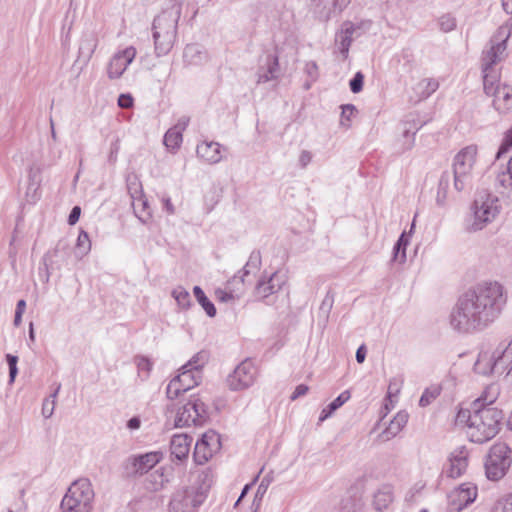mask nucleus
<instances>
[{
    "instance_id": "f257e3e1",
    "label": "nucleus",
    "mask_w": 512,
    "mask_h": 512,
    "mask_svg": "<svg viewBox=\"0 0 512 512\" xmlns=\"http://www.w3.org/2000/svg\"><path fill=\"white\" fill-rule=\"evenodd\" d=\"M506 304L503 286L484 282L465 292L450 314L451 327L460 333L482 331L501 314Z\"/></svg>"
},
{
    "instance_id": "f03ea898",
    "label": "nucleus",
    "mask_w": 512,
    "mask_h": 512,
    "mask_svg": "<svg viewBox=\"0 0 512 512\" xmlns=\"http://www.w3.org/2000/svg\"><path fill=\"white\" fill-rule=\"evenodd\" d=\"M494 399L480 397L472 403V410L461 409L456 416L457 424H466L467 434L472 442L484 443L494 438L499 430L502 411L491 406Z\"/></svg>"
},
{
    "instance_id": "7ed1b4c3",
    "label": "nucleus",
    "mask_w": 512,
    "mask_h": 512,
    "mask_svg": "<svg viewBox=\"0 0 512 512\" xmlns=\"http://www.w3.org/2000/svg\"><path fill=\"white\" fill-rule=\"evenodd\" d=\"M512 363V335L501 340L493 350L479 352L473 370L482 376L502 375Z\"/></svg>"
},
{
    "instance_id": "20e7f679",
    "label": "nucleus",
    "mask_w": 512,
    "mask_h": 512,
    "mask_svg": "<svg viewBox=\"0 0 512 512\" xmlns=\"http://www.w3.org/2000/svg\"><path fill=\"white\" fill-rule=\"evenodd\" d=\"M511 36V26L504 24L500 26L490 40L489 48L482 52L481 67L483 78L491 75L500 77L499 70L496 65L505 57L507 41Z\"/></svg>"
},
{
    "instance_id": "39448f33",
    "label": "nucleus",
    "mask_w": 512,
    "mask_h": 512,
    "mask_svg": "<svg viewBox=\"0 0 512 512\" xmlns=\"http://www.w3.org/2000/svg\"><path fill=\"white\" fill-rule=\"evenodd\" d=\"M94 490L87 478H80L74 481L64 495L61 505V512H90L94 500Z\"/></svg>"
},
{
    "instance_id": "423d86ee",
    "label": "nucleus",
    "mask_w": 512,
    "mask_h": 512,
    "mask_svg": "<svg viewBox=\"0 0 512 512\" xmlns=\"http://www.w3.org/2000/svg\"><path fill=\"white\" fill-rule=\"evenodd\" d=\"M478 147L475 144L462 148L453 159L454 188L457 191L466 189L472 180L473 170L477 163Z\"/></svg>"
},
{
    "instance_id": "0eeeda50",
    "label": "nucleus",
    "mask_w": 512,
    "mask_h": 512,
    "mask_svg": "<svg viewBox=\"0 0 512 512\" xmlns=\"http://www.w3.org/2000/svg\"><path fill=\"white\" fill-rule=\"evenodd\" d=\"M472 210L474 220L470 230L476 232L482 230L498 216L500 212L499 199L487 191H481L476 195Z\"/></svg>"
},
{
    "instance_id": "6e6552de",
    "label": "nucleus",
    "mask_w": 512,
    "mask_h": 512,
    "mask_svg": "<svg viewBox=\"0 0 512 512\" xmlns=\"http://www.w3.org/2000/svg\"><path fill=\"white\" fill-rule=\"evenodd\" d=\"M484 92L492 97L493 107L500 113L512 111V87L500 83V77L485 76L483 81Z\"/></svg>"
},
{
    "instance_id": "1a4fd4ad",
    "label": "nucleus",
    "mask_w": 512,
    "mask_h": 512,
    "mask_svg": "<svg viewBox=\"0 0 512 512\" xmlns=\"http://www.w3.org/2000/svg\"><path fill=\"white\" fill-rule=\"evenodd\" d=\"M511 450L505 443H496L490 449L485 463L488 479L497 481L507 472L511 464Z\"/></svg>"
},
{
    "instance_id": "9d476101",
    "label": "nucleus",
    "mask_w": 512,
    "mask_h": 512,
    "mask_svg": "<svg viewBox=\"0 0 512 512\" xmlns=\"http://www.w3.org/2000/svg\"><path fill=\"white\" fill-rule=\"evenodd\" d=\"M207 416L205 404L197 397H191L187 403L178 408L175 427L201 425Z\"/></svg>"
},
{
    "instance_id": "9b49d317",
    "label": "nucleus",
    "mask_w": 512,
    "mask_h": 512,
    "mask_svg": "<svg viewBox=\"0 0 512 512\" xmlns=\"http://www.w3.org/2000/svg\"><path fill=\"white\" fill-rule=\"evenodd\" d=\"M205 495L199 489L188 487L173 494L169 504V512H197L204 502Z\"/></svg>"
},
{
    "instance_id": "f8f14e48",
    "label": "nucleus",
    "mask_w": 512,
    "mask_h": 512,
    "mask_svg": "<svg viewBox=\"0 0 512 512\" xmlns=\"http://www.w3.org/2000/svg\"><path fill=\"white\" fill-rule=\"evenodd\" d=\"M257 378V368L250 360L241 362L226 379L232 391L245 390L251 387Z\"/></svg>"
},
{
    "instance_id": "ddd939ff",
    "label": "nucleus",
    "mask_w": 512,
    "mask_h": 512,
    "mask_svg": "<svg viewBox=\"0 0 512 512\" xmlns=\"http://www.w3.org/2000/svg\"><path fill=\"white\" fill-rule=\"evenodd\" d=\"M182 7L179 2L174 1L155 17L153 22V32H167L177 34L178 21L181 16Z\"/></svg>"
},
{
    "instance_id": "4468645a",
    "label": "nucleus",
    "mask_w": 512,
    "mask_h": 512,
    "mask_svg": "<svg viewBox=\"0 0 512 512\" xmlns=\"http://www.w3.org/2000/svg\"><path fill=\"white\" fill-rule=\"evenodd\" d=\"M221 447L220 436L215 431H208L202 435L194 448V460L198 464L206 463Z\"/></svg>"
},
{
    "instance_id": "2eb2a0df",
    "label": "nucleus",
    "mask_w": 512,
    "mask_h": 512,
    "mask_svg": "<svg viewBox=\"0 0 512 512\" xmlns=\"http://www.w3.org/2000/svg\"><path fill=\"white\" fill-rule=\"evenodd\" d=\"M358 30V27L352 22H344L340 30L335 35V51L337 57L341 61H345L349 57V49L353 42V36Z\"/></svg>"
},
{
    "instance_id": "dca6fc26",
    "label": "nucleus",
    "mask_w": 512,
    "mask_h": 512,
    "mask_svg": "<svg viewBox=\"0 0 512 512\" xmlns=\"http://www.w3.org/2000/svg\"><path fill=\"white\" fill-rule=\"evenodd\" d=\"M136 56V49L132 46L127 47L121 52L116 53L110 60L107 74L110 79L119 78Z\"/></svg>"
},
{
    "instance_id": "f3484780",
    "label": "nucleus",
    "mask_w": 512,
    "mask_h": 512,
    "mask_svg": "<svg viewBox=\"0 0 512 512\" xmlns=\"http://www.w3.org/2000/svg\"><path fill=\"white\" fill-rule=\"evenodd\" d=\"M476 497V486L471 483L461 484L449 496L451 508L456 511H461L463 508L474 502Z\"/></svg>"
},
{
    "instance_id": "a211bd4d",
    "label": "nucleus",
    "mask_w": 512,
    "mask_h": 512,
    "mask_svg": "<svg viewBox=\"0 0 512 512\" xmlns=\"http://www.w3.org/2000/svg\"><path fill=\"white\" fill-rule=\"evenodd\" d=\"M184 66L198 68L207 64L210 60L208 51L200 44H187L182 55Z\"/></svg>"
},
{
    "instance_id": "6ab92c4d",
    "label": "nucleus",
    "mask_w": 512,
    "mask_h": 512,
    "mask_svg": "<svg viewBox=\"0 0 512 512\" xmlns=\"http://www.w3.org/2000/svg\"><path fill=\"white\" fill-rule=\"evenodd\" d=\"M287 277L285 273L276 271L272 273L267 279H262L258 282L255 293L259 298H267L268 296L278 292L286 283Z\"/></svg>"
},
{
    "instance_id": "aec40b11",
    "label": "nucleus",
    "mask_w": 512,
    "mask_h": 512,
    "mask_svg": "<svg viewBox=\"0 0 512 512\" xmlns=\"http://www.w3.org/2000/svg\"><path fill=\"white\" fill-rule=\"evenodd\" d=\"M468 467V451L464 447L454 450L449 457L447 476L458 478L464 474Z\"/></svg>"
},
{
    "instance_id": "412c9836",
    "label": "nucleus",
    "mask_w": 512,
    "mask_h": 512,
    "mask_svg": "<svg viewBox=\"0 0 512 512\" xmlns=\"http://www.w3.org/2000/svg\"><path fill=\"white\" fill-rule=\"evenodd\" d=\"M256 76L257 84H263L272 80H277L280 77L278 57L275 55H268L266 57L265 64L259 67Z\"/></svg>"
},
{
    "instance_id": "4be33fe9",
    "label": "nucleus",
    "mask_w": 512,
    "mask_h": 512,
    "mask_svg": "<svg viewBox=\"0 0 512 512\" xmlns=\"http://www.w3.org/2000/svg\"><path fill=\"white\" fill-rule=\"evenodd\" d=\"M192 441V437L184 433L173 435L170 441L171 455L180 461L186 459L189 455Z\"/></svg>"
},
{
    "instance_id": "5701e85b",
    "label": "nucleus",
    "mask_w": 512,
    "mask_h": 512,
    "mask_svg": "<svg viewBox=\"0 0 512 512\" xmlns=\"http://www.w3.org/2000/svg\"><path fill=\"white\" fill-rule=\"evenodd\" d=\"M494 186L502 196L512 200V156L506 170L498 172L495 176Z\"/></svg>"
},
{
    "instance_id": "b1692460",
    "label": "nucleus",
    "mask_w": 512,
    "mask_h": 512,
    "mask_svg": "<svg viewBox=\"0 0 512 512\" xmlns=\"http://www.w3.org/2000/svg\"><path fill=\"white\" fill-rule=\"evenodd\" d=\"M69 248L65 243L59 242L53 252H49L44 256V265L46 268V279L47 282L50 278V274L54 270L61 269V265L54 258L60 257L64 260L65 256L68 255Z\"/></svg>"
},
{
    "instance_id": "393cba45",
    "label": "nucleus",
    "mask_w": 512,
    "mask_h": 512,
    "mask_svg": "<svg viewBox=\"0 0 512 512\" xmlns=\"http://www.w3.org/2000/svg\"><path fill=\"white\" fill-rule=\"evenodd\" d=\"M197 155L209 164L222 160L221 146L217 142H203L197 146Z\"/></svg>"
},
{
    "instance_id": "a878e982",
    "label": "nucleus",
    "mask_w": 512,
    "mask_h": 512,
    "mask_svg": "<svg viewBox=\"0 0 512 512\" xmlns=\"http://www.w3.org/2000/svg\"><path fill=\"white\" fill-rule=\"evenodd\" d=\"M161 459V454L158 452H150L139 455L132 459V465L135 473L144 474L153 468Z\"/></svg>"
},
{
    "instance_id": "bb28decb",
    "label": "nucleus",
    "mask_w": 512,
    "mask_h": 512,
    "mask_svg": "<svg viewBox=\"0 0 512 512\" xmlns=\"http://www.w3.org/2000/svg\"><path fill=\"white\" fill-rule=\"evenodd\" d=\"M351 2V0H320L321 18L328 21L332 17L341 13Z\"/></svg>"
},
{
    "instance_id": "cd10ccee",
    "label": "nucleus",
    "mask_w": 512,
    "mask_h": 512,
    "mask_svg": "<svg viewBox=\"0 0 512 512\" xmlns=\"http://www.w3.org/2000/svg\"><path fill=\"white\" fill-rule=\"evenodd\" d=\"M408 421V414L405 412L397 413L394 418L389 422L385 430L380 434V438L383 441H389L398 435L405 427Z\"/></svg>"
},
{
    "instance_id": "c85d7f7f",
    "label": "nucleus",
    "mask_w": 512,
    "mask_h": 512,
    "mask_svg": "<svg viewBox=\"0 0 512 512\" xmlns=\"http://www.w3.org/2000/svg\"><path fill=\"white\" fill-rule=\"evenodd\" d=\"M42 168L38 165H32L28 171V186L26 196L31 201H36L39 198L38 190L40 189L42 178Z\"/></svg>"
},
{
    "instance_id": "c756f323",
    "label": "nucleus",
    "mask_w": 512,
    "mask_h": 512,
    "mask_svg": "<svg viewBox=\"0 0 512 512\" xmlns=\"http://www.w3.org/2000/svg\"><path fill=\"white\" fill-rule=\"evenodd\" d=\"M175 33H167L163 32L162 34L159 32H153L155 52L158 56L166 55L172 49L175 39Z\"/></svg>"
},
{
    "instance_id": "7c9ffc66",
    "label": "nucleus",
    "mask_w": 512,
    "mask_h": 512,
    "mask_svg": "<svg viewBox=\"0 0 512 512\" xmlns=\"http://www.w3.org/2000/svg\"><path fill=\"white\" fill-rule=\"evenodd\" d=\"M98 46V38L93 33H87L82 37L79 46V57H82L85 62H88L94 54Z\"/></svg>"
},
{
    "instance_id": "2f4dec72",
    "label": "nucleus",
    "mask_w": 512,
    "mask_h": 512,
    "mask_svg": "<svg viewBox=\"0 0 512 512\" xmlns=\"http://www.w3.org/2000/svg\"><path fill=\"white\" fill-rule=\"evenodd\" d=\"M169 482L168 476L165 474L164 468H159L151 472L146 479V486L152 491H158L164 488Z\"/></svg>"
},
{
    "instance_id": "473e14b6",
    "label": "nucleus",
    "mask_w": 512,
    "mask_h": 512,
    "mask_svg": "<svg viewBox=\"0 0 512 512\" xmlns=\"http://www.w3.org/2000/svg\"><path fill=\"white\" fill-rule=\"evenodd\" d=\"M177 376L187 390L197 386L202 380V372L191 371L187 368L183 369V366L179 369V374Z\"/></svg>"
},
{
    "instance_id": "72a5a7b5",
    "label": "nucleus",
    "mask_w": 512,
    "mask_h": 512,
    "mask_svg": "<svg viewBox=\"0 0 512 512\" xmlns=\"http://www.w3.org/2000/svg\"><path fill=\"white\" fill-rule=\"evenodd\" d=\"M351 395L348 390L343 391L336 399L327 405L320 414L319 420L324 421L330 417L338 408L350 399Z\"/></svg>"
},
{
    "instance_id": "f704fd0d",
    "label": "nucleus",
    "mask_w": 512,
    "mask_h": 512,
    "mask_svg": "<svg viewBox=\"0 0 512 512\" xmlns=\"http://www.w3.org/2000/svg\"><path fill=\"white\" fill-rule=\"evenodd\" d=\"M450 186V174L448 172H443L440 176L437 193H436V204L439 207H444L447 201L448 189Z\"/></svg>"
},
{
    "instance_id": "c9c22d12",
    "label": "nucleus",
    "mask_w": 512,
    "mask_h": 512,
    "mask_svg": "<svg viewBox=\"0 0 512 512\" xmlns=\"http://www.w3.org/2000/svg\"><path fill=\"white\" fill-rule=\"evenodd\" d=\"M393 501L392 489L389 486H385L379 489L374 494L373 504L379 511L387 508Z\"/></svg>"
},
{
    "instance_id": "e433bc0d",
    "label": "nucleus",
    "mask_w": 512,
    "mask_h": 512,
    "mask_svg": "<svg viewBox=\"0 0 512 512\" xmlns=\"http://www.w3.org/2000/svg\"><path fill=\"white\" fill-rule=\"evenodd\" d=\"M209 354L202 350L196 353L186 364L183 365V369H190L191 371L201 372L202 368L208 363Z\"/></svg>"
},
{
    "instance_id": "4c0bfd02",
    "label": "nucleus",
    "mask_w": 512,
    "mask_h": 512,
    "mask_svg": "<svg viewBox=\"0 0 512 512\" xmlns=\"http://www.w3.org/2000/svg\"><path fill=\"white\" fill-rule=\"evenodd\" d=\"M91 250V241L89 235L85 231H81L77 238L75 257L80 260L86 256Z\"/></svg>"
},
{
    "instance_id": "58836bf2",
    "label": "nucleus",
    "mask_w": 512,
    "mask_h": 512,
    "mask_svg": "<svg viewBox=\"0 0 512 512\" xmlns=\"http://www.w3.org/2000/svg\"><path fill=\"white\" fill-rule=\"evenodd\" d=\"M438 81L432 78L422 79L416 86L419 91V99H425L429 97L438 89Z\"/></svg>"
},
{
    "instance_id": "ea45409f",
    "label": "nucleus",
    "mask_w": 512,
    "mask_h": 512,
    "mask_svg": "<svg viewBox=\"0 0 512 512\" xmlns=\"http://www.w3.org/2000/svg\"><path fill=\"white\" fill-rule=\"evenodd\" d=\"M183 137L182 133L178 130L170 128L164 135V145L171 151H176L179 149L182 143Z\"/></svg>"
},
{
    "instance_id": "a19ab883",
    "label": "nucleus",
    "mask_w": 512,
    "mask_h": 512,
    "mask_svg": "<svg viewBox=\"0 0 512 512\" xmlns=\"http://www.w3.org/2000/svg\"><path fill=\"white\" fill-rule=\"evenodd\" d=\"M193 292L197 301L205 310L207 315L209 317H214L216 315V308L214 304L206 297L204 291L199 286H195Z\"/></svg>"
},
{
    "instance_id": "79ce46f5",
    "label": "nucleus",
    "mask_w": 512,
    "mask_h": 512,
    "mask_svg": "<svg viewBox=\"0 0 512 512\" xmlns=\"http://www.w3.org/2000/svg\"><path fill=\"white\" fill-rule=\"evenodd\" d=\"M408 245V239L405 234L402 233L393 248V260L398 263H404L406 261V247Z\"/></svg>"
},
{
    "instance_id": "37998d69",
    "label": "nucleus",
    "mask_w": 512,
    "mask_h": 512,
    "mask_svg": "<svg viewBox=\"0 0 512 512\" xmlns=\"http://www.w3.org/2000/svg\"><path fill=\"white\" fill-rule=\"evenodd\" d=\"M334 304V294L329 290L323 298L319 307V316L327 322Z\"/></svg>"
},
{
    "instance_id": "c03bdc74",
    "label": "nucleus",
    "mask_w": 512,
    "mask_h": 512,
    "mask_svg": "<svg viewBox=\"0 0 512 512\" xmlns=\"http://www.w3.org/2000/svg\"><path fill=\"white\" fill-rule=\"evenodd\" d=\"M187 391L181 380L176 376L169 382L166 393L169 399H175Z\"/></svg>"
},
{
    "instance_id": "a18cd8bd",
    "label": "nucleus",
    "mask_w": 512,
    "mask_h": 512,
    "mask_svg": "<svg viewBox=\"0 0 512 512\" xmlns=\"http://www.w3.org/2000/svg\"><path fill=\"white\" fill-rule=\"evenodd\" d=\"M172 296L177 301L178 305L184 309L190 306V294L183 287H177L172 291Z\"/></svg>"
},
{
    "instance_id": "49530a36",
    "label": "nucleus",
    "mask_w": 512,
    "mask_h": 512,
    "mask_svg": "<svg viewBox=\"0 0 512 512\" xmlns=\"http://www.w3.org/2000/svg\"><path fill=\"white\" fill-rule=\"evenodd\" d=\"M133 208L136 213V216L142 221L146 222L147 219L150 218V212L146 211L147 208V201L143 198H139L135 201H133Z\"/></svg>"
},
{
    "instance_id": "de8ad7c7",
    "label": "nucleus",
    "mask_w": 512,
    "mask_h": 512,
    "mask_svg": "<svg viewBox=\"0 0 512 512\" xmlns=\"http://www.w3.org/2000/svg\"><path fill=\"white\" fill-rule=\"evenodd\" d=\"M438 25L441 31L448 33L456 28V18L452 14H443L438 19Z\"/></svg>"
},
{
    "instance_id": "09e8293b",
    "label": "nucleus",
    "mask_w": 512,
    "mask_h": 512,
    "mask_svg": "<svg viewBox=\"0 0 512 512\" xmlns=\"http://www.w3.org/2000/svg\"><path fill=\"white\" fill-rule=\"evenodd\" d=\"M492 512H512V493L498 500Z\"/></svg>"
},
{
    "instance_id": "8fccbe9b",
    "label": "nucleus",
    "mask_w": 512,
    "mask_h": 512,
    "mask_svg": "<svg viewBox=\"0 0 512 512\" xmlns=\"http://www.w3.org/2000/svg\"><path fill=\"white\" fill-rule=\"evenodd\" d=\"M510 149H512V127L506 132L504 140L496 154V159L503 157Z\"/></svg>"
},
{
    "instance_id": "3c124183",
    "label": "nucleus",
    "mask_w": 512,
    "mask_h": 512,
    "mask_svg": "<svg viewBox=\"0 0 512 512\" xmlns=\"http://www.w3.org/2000/svg\"><path fill=\"white\" fill-rule=\"evenodd\" d=\"M439 395L438 388H428L426 389L419 400V405L421 407L428 406L432 401H434Z\"/></svg>"
},
{
    "instance_id": "603ef678",
    "label": "nucleus",
    "mask_w": 512,
    "mask_h": 512,
    "mask_svg": "<svg viewBox=\"0 0 512 512\" xmlns=\"http://www.w3.org/2000/svg\"><path fill=\"white\" fill-rule=\"evenodd\" d=\"M355 111H356V108L354 105H352V104L343 105L342 113H341V117H342L341 124L349 127L350 119L354 115Z\"/></svg>"
},
{
    "instance_id": "864d4df0",
    "label": "nucleus",
    "mask_w": 512,
    "mask_h": 512,
    "mask_svg": "<svg viewBox=\"0 0 512 512\" xmlns=\"http://www.w3.org/2000/svg\"><path fill=\"white\" fill-rule=\"evenodd\" d=\"M364 75L362 72H357L350 80L349 86L353 93H359L363 89Z\"/></svg>"
},
{
    "instance_id": "5fc2aeb1",
    "label": "nucleus",
    "mask_w": 512,
    "mask_h": 512,
    "mask_svg": "<svg viewBox=\"0 0 512 512\" xmlns=\"http://www.w3.org/2000/svg\"><path fill=\"white\" fill-rule=\"evenodd\" d=\"M55 405H56V401L55 400H50V398H46L43 401V404H42V415L44 416V418L48 419V418H50L53 415L54 409H55Z\"/></svg>"
},
{
    "instance_id": "6e6d98bb",
    "label": "nucleus",
    "mask_w": 512,
    "mask_h": 512,
    "mask_svg": "<svg viewBox=\"0 0 512 512\" xmlns=\"http://www.w3.org/2000/svg\"><path fill=\"white\" fill-rule=\"evenodd\" d=\"M137 367L140 372L148 374L152 368V363L145 357H139L137 359Z\"/></svg>"
},
{
    "instance_id": "4d7b16f0",
    "label": "nucleus",
    "mask_w": 512,
    "mask_h": 512,
    "mask_svg": "<svg viewBox=\"0 0 512 512\" xmlns=\"http://www.w3.org/2000/svg\"><path fill=\"white\" fill-rule=\"evenodd\" d=\"M118 105L124 109L132 107V105H133L132 96L130 94H121L118 98Z\"/></svg>"
},
{
    "instance_id": "13d9d810",
    "label": "nucleus",
    "mask_w": 512,
    "mask_h": 512,
    "mask_svg": "<svg viewBox=\"0 0 512 512\" xmlns=\"http://www.w3.org/2000/svg\"><path fill=\"white\" fill-rule=\"evenodd\" d=\"M215 295L217 297V299L221 302H230L232 300H234V295L232 294V292H228V291H225V290H222V289H217L215 291Z\"/></svg>"
},
{
    "instance_id": "bf43d9fd",
    "label": "nucleus",
    "mask_w": 512,
    "mask_h": 512,
    "mask_svg": "<svg viewBox=\"0 0 512 512\" xmlns=\"http://www.w3.org/2000/svg\"><path fill=\"white\" fill-rule=\"evenodd\" d=\"M305 71L313 80H315L318 76V66L316 62L310 61L306 63Z\"/></svg>"
},
{
    "instance_id": "052dcab7",
    "label": "nucleus",
    "mask_w": 512,
    "mask_h": 512,
    "mask_svg": "<svg viewBox=\"0 0 512 512\" xmlns=\"http://www.w3.org/2000/svg\"><path fill=\"white\" fill-rule=\"evenodd\" d=\"M309 388L305 384L298 385L291 395V400H295L298 397L304 396L308 392Z\"/></svg>"
},
{
    "instance_id": "680f3d73",
    "label": "nucleus",
    "mask_w": 512,
    "mask_h": 512,
    "mask_svg": "<svg viewBox=\"0 0 512 512\" xmlns=\"http://www.w3.org/2000/svg\"><path fill=\"white\" fill-rule=\"evenodd\" d=\"M80 213H81L80 207H78V206L73 207L69 214V217H68V223L70 225H74L79 220Z\"/></svg>"
},
{
    "instance_id": "e2e57ef3",
    "label": "nucleus",
    "mask_w": 512,
    "mask_h": 512,
    "mask_svg": "<svg viewBox=\"0 0 512 512\" xmlns=\"http://www.w3.org/2000/svg\"><path fill=\"white\" fill-rule=\"evenodd\" d=\"M189 123V118L187 117H181L178 122L172 127L175 130H178L179 132L183 133V131L186 129Z\"/></svg>"
},
{
    "instance_id": "0e129e2a",
    "label": "nucleus",
    "mask_w": 512,
    "mask_h": 512,
    "mask_svg": "<svg viewBox=\"0 0 512 512\" xmlns=\"http://www.w3.org/2000/svg\"><path fill=\"white\" fill-rule=\"evenodd\" d=\"M311 153L308 151H302L299 157V161L303 167H305L311 161Z\"/></svg>"
},
{
    "instance_id": "69168bd1",
    "label": "nucleus",
    "mask_w": 512,
    "mask_h": 512,
    "mask_svg": "<svg viewBox=\"0 0 512 512\" xmlns=\"http://www.w3.org/2000/svg\"><path fill=\"white\" fill-rule=\"evenodd\" d=\"M366 358V349L364 345H361L356 351V360L358 363H363Z\"/></svg>"
},
{
    "instance_id": "338daca9",
    "label": "nucleus",
    "mask_w": 512,
    "mask_h": 512,
    "mask_svg": "<svg viewBox=\"0 0 512 512\" xmlns=\"http://www.w3.org/2000/svg\"><path fill=\"white\" fill-rule=\"evenodd\" d=\"M163 204H164V208L168 214H174L175 208H174V206L171 202V199L169 197L163 198Z\"/></svg>"
},
{
    "instance_id": "774afa93",
    "label": "nucleus",
    "mask_w": 512,
    "mask_h": 512,
    "mask_svg": "<svg viewBox=\"0 0 512 512\" xmlns=\"http://www.w3.org/2000/svg\"><path fill=\"white\" fill-rule=\"evenodd\" d=\"M501 5L507 14H512V0H501Z\"/></svg>"
}]
</instances>
